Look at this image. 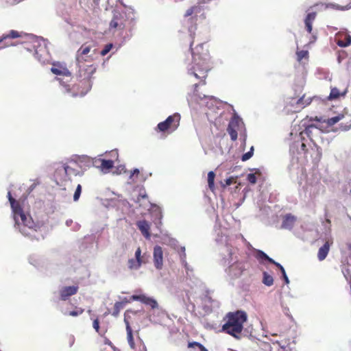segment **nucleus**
<instances>
[{
    "label": "nucleus",
    "instance_id": "nucleus-28",
    "mask_svg": "<svg viewBox=\"0 0 351 351\" xmlns=\"http://www.w3.org/2000/svg\"><path fill=\"white\" fill-rule=\"evenodd\" d=\"M347 93V90H346L343 93H340L339 89L337 88H331L330 93L329 95V99H337L340 97V95H345Z\"/></svg>",
    "mask_w": 351,
    "mask_h": 351
},
{
    "label": "nucleus",
    "instance_id": "nucleus-10",
    "mask_svg": "<svg viewBox=\"0 0 351 351\" xmlns=\"http://www.w3.org/2000/svg\"><path fill=\"white\" fill-rule=\"evenodd\" d=\"M242 124L241 119L237 114H234L231 118L227 128L232 141H235L237 139V131L240 129Z\"/></svg>",
    "mask_w": 351,
    "mask_h": 351
},
{
    "label": "nucleus",
    "instance_id": "nucleus-6",
    "mask_svg": "<svg viewBox=\"0 0 351 351\" xmlns=\"http://www.w3.org/2000/svg\"><path fill=\"white\" fill-rule=\"evenodd\" d=\"M180 121V115L178 113H175L169 116L165 121L159 123L156 130L161 132L171 133L178 128Z\"/></svg>",
    "mask_w": 351,
    "mask_h": 351
},
{
    "label": "nucleus",
    "instance_id": "nucleus-50",
    "mask_svg": "<svg viewBox=\"0 0 351 351\" xmlns=\"http://www.w3.org/2000/svg\"><path fill=\"white\" fill-rule=\"evenodd\" d=\"M315 120H316V121H321V119H319V118H317V117H316V118H315Z\"/></svg>",
    "mask_w": 351,
    "mask_h": 351
},
{
    "label": "nucleus",
    "instance_id": "nucleus-14",
    "mask_svg": "<svg viewBox=\"0 0 351 351\" xmlns=\"http://www.w3.org/2000/svg\"><path fill=\"white\" fill-rule=\"evenodd\" d=\"M132 301H140L143 304L150 306L152 308L154 309L158 308V302L152 298H149L144 294L132 295L130 298Z\"/></svg>",
    "mask_w": 351,
    "mask_h": 351
},
{
    "label": "nucleus",
    "instance_id": "nucleus-22",
    "mask_svg": "<svg viewBox=\"0 0 351 351\" xmlns=\"http://www.w3.org/2000/svg\"><path fill=\"white\" fill-rule=\"evenodd\" d=\"M316 15H317L316 12H313L308 13L305 18V20H304L305 27H306V31L309 34H311L312 32V29H313L312 25H313V21L315 19Z\"/></svg>",
    "mask_w": 351,
    "mask_h": 351
},
{
    "label": "nucleus",
    "instance_id": "nucleus-24",
    "mask_svg": "<svg viewBox=\"0 0 351 351\" xmlns=\"http://www.w3.org/2000/svg\"><path fill=\"white\" fill-rule=\"evenodd\" d=\"M100 165L99 167L104 172H107L114 166V162L111 160L99 159Z\"/></svg>",
    "mask_w": 351,
    "mask_h": 351
},
{
    "label": "nucleus",
    "instance_id": "nucleus-20",
    "mask_svg": "<svg viewBox=\"0 0 351 351\" xmlns=\"http://www.w3.org/2000/svg\"><path fill=\"white\" fill-rule=\"evenodd\" d=\"M297 220L296 217L291 214H287L283 217L282 228L291 230L293 228L294 224Z\"/></svg>",
    "mask_w": 351,
    "mask_h": 351
},
{
    "label": "nucleus",
    "instance_id": "nucleus-39",
    "mask_svg": "<svg viewBox=\"0 0 351 351\" xmlns=\"http://www.w3.org/2000/svg\"><path fill=\"white\" fill-rule=\"evenodd\" d=\"M256 258L258 260H265L268 258V256L261 250H258L256 252Z\"/></svg>",
    "mask_w": 351,
    "mask_h": 351
},
{
    "label": "nucleus",
    "instance_id": "nucleus-33",
    "mask_svg": "<svg viewBox=\"0 0 351 351\" xmlns=\"http://www.w3.org/2000/svg\"><path fill=\"white\" fill-rule=\"evenodd\" d=\"M104 345L108 346L109 348H104L102 351H117L115 346H113L112 342L107 337H104Z\"/></svg>",
    "mask_w": 351,
    "mask_h": 351
},
{
    "label": "nucleus",
    "instance_id": "nucleus-12",
    "mask_svg": "<svg viewBox=\"0 0 351 351\" xmlns=\"http://www.w3.org/2000/svg\"><path fill=\"white\" fill-rule=\"evenodd\" d=\"M147 262L145 256L141 255V250L138 247L135 252V258L128 260V267L130 270H137L141 267L142 264H145Z\"/></svg>",
    "mask_w": 351,
    "mask_h": 351
},
{
    "label": "nucleus",
    "instance_id": "nucleus-11",
    "mask_svg": "<svg viewBox=\"0 0 351 351\" xmlns=\"http://www.w3.org/2000/svg\"><path fill=\"white\" fill-rule=\"evenodd\" d=\"M92 47L90 45L83 44L76 53V62L90 63L93 58V56L88 55Z\"/></svg>",
    "mask_w": 351,
    "mask_h": 351
},
{
    "label": "nucleus",
    "instance_id": "nucleus-19",
    "mask_svg": "<svg viewBox=\"0 0 351 351\" xmlns=\"http://www.w3.org/2000/svg\"><path fill=\"white\" fill-rule=\"evenodd\" d=\"M136 226L142 233V234L147 239H150L151 234L149 232L150 224L146 220H141L136 222Z\"/></svg>",
    "mask_w": 351,
    "mask_h": 351
},
{
    "label": "nucleus",
    "instance_id": "nucleus-37",
    "mask_svg": "<svg viewBox=\"0 0 351 351\" xmlns=\"http://www.w3.org/2000/svg\"><path fill=\"white\" fill-rule=\"evenodd\" d=\"M81 192H82V186L80 184H78L77 186V188H76L75 191L73 195V200L75 202H77L79 199L80 195H81Z\"/></svg>",
    "mask_w": 351,
    "mask_h": 351
},
{
    "label": "nucleus",
    "instance_id": "nucleus-8",
    "mask_svg": "<svg viewBox=\"0 0 351 351\" xmlns=\"http://www.w3.org/2000/svg\"><path fill=\"white\" fill-rule=\"evenodd\" d=\"M202 3L195 5L187 9L184 14V17L186 19L191 23H196L198 16H202L204 19V8Z\"/></svg>",
    "mask_w": 351,
    "mask_h": 351
},
{
    "label": "nucleus",
    "instance_id": "nucleus-35",
    "mask_svg": "<svg viewBox=\"0 0 351 351\" xmlns=\"http://www.w3.org/2000/svg\"><path fill=\"white\" fill-rule=\"evenodd\" d=\"M256 173H260L258 170H257L255 173H249L247 176V180L252 184H256L257 181L256 177Z\"/></svg>",
    "mask_w": 351,
    "mask_h": 351
},
{
    "label": "nucleus",
    "instance_id": "nucleus-41",
    "mask_svg": "<svg viewBox=\"0 0 351 351\" xmlns=\"http://www.w3.org/2000/svg\"><path fill=\"white\" fill-rule=\"evenodd\" d=\"M280 271L282 274L283 278L285 279V282L287 284L289 283V278L286 274L285 270L282 266H280Z\"/></svg>",
    "mask_w": 351,
    "mask_h": 351
},
{
    "label": "nucleus",
    "instance_id": "nucleus-53",
    "mask_svg": "<svg viewBox=\"0 0 351 351\" xmlns=\"http://www.w3.org/2000/svg\"><path fill=\"white\" fill-rule=\"evenodd\" d=\"M348 248H349V250H351V244H350V245H348Z\"/></svg>",
    "mask_w": 351,
    "mask_h": 351
},
{
    "label": "nucleus",
    "instance_id": "nucleus-17",
    "mask_svg": "<svg viewBox=\"0 0 351 351\" xmlns=\"http://www.w3.org/2000/svg\"><path fill=\"white\" fill-rule=\"evenodd\" d=\"M125 26V19L121 14H114L112 19L110 23V28L115 29H124Z\"/></svg>",
    "mask_w": 351,
    "mask_h": 351
},
{
    "label": "nucleus",
    "instance_id": "nucleus-36",
    "mask_svg": "<svg viewBox=\"0 0 351 351\" xmlns=\"http://www.w3.org/2000/svg\"><path fill=\"white\" fill-rule=\"evenodd\" d=\"M253 154H254V147H252L249 152L245 153L242 156L241 160L243 161H246V160H249L253 156Z\"/></svg>",
    "mask_w": 351,
    "mask_h": 351
},
{
    "label": "nucleus",
    "instance_id": "nucleus-46",
    "mask_svg": "<svg viewBox=\"0 0 351 351\" xmlns=\"http://www.w3.org/2000/svg\"><path fill=\"white\" fill-rule=\"evenodd\" d=\"M139 170L138 169H134L132 173H131V177H133L135 175L138 176L139 174Z\"/></svg>",
    "mask_w": 351,
    "mask_h": 351
},
{
    "label": "nucleus",
    "instance_id": "nucleus-21",
    "mask_svg": "<svg viewBox=\"0 0 351 351\" xmlns=\"http://www.w3.org/2000/svg\"><path fill=\"white\" fill-rule=\"evenodd\" d=\"M330 242L326 241L324 244V245L322 246L319 249L318 253H317V258H318L319 261H322L326 258V256L329 252V250H330Z\"/></svg>",
    "mask_w": 351,
    "mask_h": 351
},
{
    "label": "nucleus",
    "instance_id": "nucleus-43",
    "mask_svg": "<svg viewBox=\"0 0 351 351\" xmlns=\"http://www.w3.org/2000/svg\"><path fill=\"white\" fill-rule=\"evenodd\" d=\"M233 178L232 177H230V178H227L226 180H225V184L223 185V186H230L231 185L232 183H233Z\"/></svg>",
    "mask_w": 351,
    "mask_h": 351
},
{
    "label": "nucleus",
    "instance_id": "nucleus-26",
    "mask_svg": "<svg viewBox=\"0 0 351 351\" xmlns=\"http://www.w3.org/2000/svg\"><path fill=\"white\" fill-rule=\"evenodd\" d=\"M22 32H19L16 30H11L8 34H3L2 36H0V43L7 38H16L21 37Z\"/></svg>",
    "mask_w": 351,
    "mask_h": 351
},
{
    "label": "nucleus",
    "instance_id": "nucleus-40",
    "mask_svg": "<svg viewBox=\"0 0 351 351\" xmlns=\"http://www.w3.org/2000/svg\"><path fill=\"white\" fill-rule=\"evenodd\" d=\"M93 327L97 332H99V322L97 318L93 320Z\"/></svg>",
    "mask_w": 351,
    "mask_h": 351
},
{
    "label": "nucleus",
    "instance_id": "nucleus-9",
    "mask_svg": "<svg viewBox=\"0 0 351 351\" xmlns=\"http://www.w3.org/2000/svg\"><path fill=\"white\" fill-rule=\"evenodd\" d=\"M312 99L311 97L306 98L305 95H302L297 100L294 98H291L290 102L287 104L286 108H287L289 111L291 110L293 112H297L308 106L312 102Z\"/></svg>",
    "mask_w": 351,
    "mask_h": 351
},
{
    "label": "nucleus",
    "instance_id": "nucleus-29",
    "mask_svg": "<svg viewBox=\"0 0 351 351\" xmlns=\"http://www.w3.org/2000/svg\"><path fill=\"white\" fill-rule=\"evenodd\" d=\"M343 5H334L333 7L340 10H346L351 8V0H341Z\"/></svg>",
    "mask_w": 351,
    "mask_h": 351
},
{
    "label": "nucleus",
    "instance_id": "nucleus-30",
    "mask_svg": "<svg viewBox=\"0 0 351 351\" xmlns=\"http://www.w3.org/2000/svg\"><path fill=\"white\" fill-rule=\"evenodd\" d=\"M263 282L267 286H271L274 284V278L271 275L267 274L266 271H264Z\"/></svg>",
    "mask_w": 351,
    "mask_h": 351
},
{
    "label": "nucleus",
    "instance_id": "nucleus-44",
    "mask_svg": "<svg viewBox=\"0 0 351 351\" xmlns=\"http://www.w3.org/2000/svg\"><path fill=\"white\" fill-rule=\"evenodd\" d=\"M307 54L308 53L306 51H301L298 53L300 60L304 58Z\"/></svg>",
    "mask_w": 351,
    "mask_h": 351
},
{
    "label": "nucleus",
    "instance_id": "nucleus-23",
    "mask_svg": "<svg viewBox=\"0 0 351 351\" xmlns=\"http://www.w3.org/2000/svg\"><path fill=\"white\" fill-rule=\"evenodd\" d=\"M125 325H126V331H127V339L128 343L131 348L134 349L135 348V343L134 340L132 335V330L130 327L129 322L125 318L124 319Z\"/></svg>",
    "mask_w": 351,
    "mask_h": 351
},
{
    "label": "nucleus",
    "instance_id": "nucleus-52",
    "mask_svg": "<svg viewBox=\"0 0 351 351\" xmlns=\"http://www.w3.org/2000/svg\"><path fill=\"white\" fill-rule=\"evenodd\" d=\"M141 197H142L143 198H145V197H147V195H141Z\"/></svg>",
    "mask_w": 351,
    "mask_h": 351
},
{
    "label": "nucleus",
    "instance_id": "nucleus-49",
    "mask_svg": "<svg viewBox=\"0 0 351 351\" xmlns=\"http://www.w3.org/2000/svg\"><path fill=\"white\" fill-rule=\"evenodd\" d=\"M341 57L340 56H339V57H338V61H339V62H341Z\"/></svg>",
    "mask_w": 351,
    "mask_h": 351
},
{
    "label": "nucleus",
    "instance_id": "nucleus-13",
    "mask_svg": "<svg viewBox=\"0 0 351 351\" xmlns=\"http://www.w3.org/2000/svg\"><path fill=\"white\" fill-rule=\"evenodd\" d=\"M78 290V285L62 287L59 291L60 300L63 301L67 300L71 296L75 295Z\"/></svg>",
    "mask_w": 351,
    "mask_h": 351
},
{
    "label": "nucleus",
    "instance_id": "nucleus-25",
    "mask_svg": "<svg viewBox=\"0 0 351 351\" xmlns=\"http://www.w3.org/2000/svg\"><path fill=\"white\" fill-rule=\"evenodd\" d=\"M130 301H131L130 300H127V298H124L123 300L121 302H115V304L114 305V311H113L112 315L114 316L118 315L120 311L123 308L124 304L128 302H130Z\"/></svg>",
    "mask_w": 351,
    "mask_h": 351
},
{
    "label": "nucleus",
    "instance_id": "nucleus-3",
    "mask_svg": "<svg viewBox=\"0 0 351 351\" xmlns=\"http://www.w3.org/2000/svg\"><path fill=\"white\" fill-rule=\"evenodd\" d=\"M90 159L87 156L79 157L77 160H71L64 164L61 167L56 169L55 171V177L61 182L70 180L72 176H77L80 174V169L83 167V164L90 163Z\"/></svg>",
    "mask_w": 351,
    "mask_h": 351
},
{
    "label": "nucleus",
    "instance_id": "nucleus-7",
    "mask_svg": "<svg viewBox=\"0 0 351 351\" xmlns=\"http://www.w3.org/2000/svg\"><path fill=\"white\" fill-rule=\"evenodd\" d=\"M78 66V77L85 82H89L93 75L96 71V66L92 62L86 63L77 62Z\"/></svg>",
    "mask_w": 351,
    "mask_h": 351
},
{
    "label": "nucleus",
    "instance_id": "nucleus-5",
    "mask_svg": "<svg viewBox=\"0 0 351 351\" xmlns=\"http://www.w3.org/2000/svg\"><path fill=\"white\" fill-rule=\"evenodd\" d=\"M325 122L330 126L340 122L341 129L346 131L351 128V114L349 109L345 108L341 113L328 119Z\"/></svg>",
    "mask_w": 351,
    "mask_h": 351
},
{
    "label": "nucleus",
    "instance_id": "nucleus-51",
    "mask_svg": "<svg viewBox=\"0 0 351 351\" xmlns=\"http://www.w3.org/2000/svg\"><path fill=\"white\" fill-rule=\"evenodd\" d=\"M326 222H327L328 223H330V219H326Z\"/></svg>",
    "mask_w": 351,
    "mask_h": 351
},
{
    "label": "nucleus",
    "instance_id": "nucleus-48",
    "mask_svg": "<svg viewBox=\"0 0 351 351\" xmlns=\"http://www.w3.org/2000/svg\"><path fill=\"white\" fill-rule=\"evenodd\" d=\"M198 86H199V84H195L194 85L195 90H197V87H198Z\"/></svg>",
    "mask_w": 351,
    "mask_h": 351
},
{
    "label": "nucleus",
    "instance_id": "nucleus-18",
    "mask_svg": "<svg viewBox=\"0 0 351 351\" xmlns=\"http://www.w3.org/2000/svg\"><path fill=\"white\" fill-rule=\"evenodd\" d=\"M51 71L57 75L71 76V73L69 69L60 63H54L51 68Z\"/></svg>",
    "mask_w": 351,
    "mask_h": 351
},
{
    "label": "nucleus",
    "instance_id": "nucleus-32",
    "mask_svg": "<svg viewBox=\"0 0 351 351\" xmlns=\"http://www.w3.org/2000/svg\"><path fill=\"white\" fill-rule=\"evenodd\" d=\"M189 348H198L199 351H208L202 344L199 342L193 341L188 343Z\"/></svg>",
    "mask_w": 351,
    "mask_h": 351
},
{
    "label": "nucleus",
    "instance_id": "nucleus-4",
    "mask_svg": "<svg viewBox=\"0 0 351 351\" xmlns=\"http://www.w3.org/2000/svg\"><path fill=\"white\" fill-rule=\"evenodd\" d=\"M8 197L12 210L14 219L19 228L21 229V226L29 228H32L34 221L32 220V218L25 214L19 202L12 196L10 191L8 193Z\"/></svg>",
    "mask_w": 351,
    "mask_h": 351
},
{
    "label": "nucleus",
    "instance_id": "nucleus-45",
    "mask_svg": "<svg viewBox=\"0 0 351 351\" xmlns=\"http://www.w3.org/2000/svg\"><path fill=\"white\" fill-rule=\"evenodd\" d=\"M301 149L303 151L304 154H306L308 149H307L306 145L304 143H302Z\"/></svg>",
    "mask_w": 351,
    "mask_h": 351
},
{
    "label": "nucleus",
    "instance_id": "nucleus-16",
    "mask_svg": "<svg viewBox=\"0 0 351 351\" xmlns=\"http://www.w3.org/2000/svg\"><path fill=\"white\" fill-rule=\"evenodd\" d=\"M337 45L346 47L351 45V36L346 32H339L335 36Z\"/></svg>",
    "mask_w": 351,
    "mask_h": 351
},
{
    "label": "nucleus",
    "instance_id": "nucleus-34",
    "mask_svg": "<svg viewBox=\"0 0 351 351\" xmlns=\"http://www.w3.org/2000/svg\"><path fill=\"white\" fill-rule=\"evenodd\" d=\"M314 130H315L316 132H319L317 128L315 127L313 125H308V127L306 128L304 130V132L311 138V140H313L312 134Z\"/></svg>",
    "mask_w": 351,
    "mask_h": 351
},
{
    "label": "nucleus",
    "instance_id": "nucleus-47",
    "mask_svg": "<svg viewBox=\"0 0 351 351\" xmlns=\"http://www.w3.org/2000/svg\"><path fill=\"white\" fill-rule=\"evenodd\" d=\"M315 189L316 190V191L313 194L314 197H315L318 194V193H319V189Z\"/></svg>",
    "mask_w": 351,
    "mask_h": 351
},
{
    "label": "nucleus",
    "instance_id": "nucleus-2",
    "mask_svg": "<svg viewBox=\"0 0 351 351\" xmlns=\"http://www.w3.org/2000/svg\"><path fill=\"white\" fill-rule=\"evenodd\" d=\"M247 320V315L243 311H236L228 313L223 317V324L221 331L236 339H241L243 330V325Z\"/></svg>",
    "mask_w": 351,
    "mask_h": 351
},
{
    "label": "nucleus",
    "instance_id": "nucleus-27",
    "mask_svg": "<svg viewBox=\"0 0 351 351\" xmlns=\"http://www.w3.org/2000/svg\"><path fill=\"white\" fill-rule=\"evenodd\" d=\"M215 173L213 171H209L208 173V184L209 189L214 191L215 190Z\"/></svg>",
    "mask_w": 351,
    "mask_h": 351
},
{
    "label": "nucleus",
    "instance_id": "nucleus-15",
    "mask_svg": "<svg viewBox=\"0 0 351 351\" xmlns=\"http://www.w3.org/2000/svg\"><path fill=\"white\" fill-rule=\"evenodd\" d=\"M154 263L157 269H161L163 266V251L160 246L156 245L153 252Z\"/></svg>",
    "mask_w": 351,
    "mask_h": 351
},
{
    "label": "nucleus",
    "instance_id": "nucleus-31",
    "mask_svg": "<svg viewBox=\"0 0 351 351\" xmlns=\"http://www.w3.org/2000/svg\"><path fill=\"white\" fill-rule=\"evenodd\" d=\"M84 310L82 308L75 306L73 311H71L69 312H65L64 314L65 315H69L72 317L78 316L84 313Z\"/></svg>",
    "mask_w": 351,
    "mask_h": 351
},
{
    "label": "nucleus",
    "instance_id": "nucleus-38",
    "mask_svg": "<svg viewBox=\"0 0 351 351\" xmlns=\"http://www.w3.org/2000/svg\"><path fill=\"white\" fill-rule=\"evenodd\" d=\"M112 48V44L106 45L104 47V48L101 51L100 54L102 56H106L111 50Z\"/></svg>",
    "mask_w": 351,
    "mask_h": 351
},
{
    "label": "nucleus",
    "instance_id": "nucleus-42",
    "mask_svg": "<svg viewBox=\"0 0 351 351\" xmlns=\"http://www.w3.org/2000/svg\"><path fill=\"white\" fill-rule=\"evenodd\" d=\"M266 261H267L269 263H271V264H274V265H276L277 267H280V266H282L280 263L276 262L274 260H273L271 258L269 257L265 259Z\"/></svg>",
    "mask_w": 351,
    "mask_h": 351
},
{
    "label": "nucleus",
    "instance_id": "nucleus-1",
    "mask_svg": "<svg viewBox=\"0 0 351 351\" xmlns=\"http://www.w3.org/2000/svg\"><path fill=\"white\" fill-rule=\"evenodd\" d=\"M193 42L191 43L190 49L193 56V66L189 71V74L193 75L206 84V79L209 71L212 69L210 56L207 49H204V45H197L195 50L192 48Z\"/></svg>",
    "mask_w": 351,
    "mask_h": 351
}]
</instances>
